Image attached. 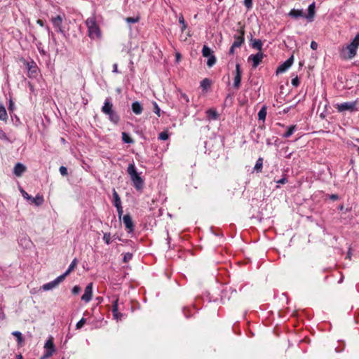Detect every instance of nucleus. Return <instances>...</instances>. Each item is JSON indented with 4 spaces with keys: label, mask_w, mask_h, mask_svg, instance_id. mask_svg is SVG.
I'll return each mask as SVG.
<instances>
[{
    "label": "nucleus",
    "mask_w": 359,
    "mask_h": 359,
    "mask_svg": "<svg viewBox=\"0 0 359 359\" xmlns=\"http://www.w3.org/2000/svg\"><path fill=\"white\" fill-rule=\"evenodd\" d=\"M7 118V112L5 107L0 104V120L6 121Z\"/></svg>",
    "instance_id": "nucleus-30"
},
{
    "label": "nucleus",
    "mask_w": 359,
    "mask_h": 359,
    "mask_svg": "<svg viewBox=\"0 0 359 359\" xmlns=\"http://www.w3.org/2000/svg\"><path fill=\"white\" fill-rule=\"evenodd\" d=\"M153 105H154V112L158 117H160L161 116V109H160V107H158V104L156 102H153Z\"/></svg>",
    "instance_id": "nucleus-37"
},
{
    "label": "nucleus",
    "mask_w": 359,
    "mask_h": 359,
    "mask_svg": "<svg viewBox=\"0 0 359 359\" xmlns=\"http://www.w3.org/2000/svg\"><path fill=\"white\" fill-rule=\"evenodd\" d=\"M210 86V81L208 79H204L203 80H202V81L201 82V86L203 88V89H206L207 88H208L209 86Z\"/></svg>",
    "instance_id": "nucleus-35"
},
{
    "label": "nucleus",
    "mask_w": 359,
    "mask_h": 359,
    "mask_svg": "<svg viewBox=\"0 0 359 359\" xmlns=\"http://www.w3.org/2000/svg\"><path fill=\"white\" fill-rule=\"evenodd\" d=\"M116 210H117V212H118V215L119 216V217H121V216L122 215L123 211V207L122 205H119V206H116Z\"/></svg>",
    "instance_id": "nucleus-48"
},
{
    "label": "nucleus",
    "mask_w": 359,
    "mask_h": 359,
    "mask_svg": "<svg viewBox=\"0 0 359 359\" xmlns=\"http://www.w3.org/2000/svg\"><path fill=\"white\" fill-rule=\"evenodd\" d=\"M262 167H263V158L262 157H259L257 159L256 164L254 167V170L257 172H261L262 170Z\"/></svg>",
    "instance_id": "nucleus-26"
},
{
    "label": "nucleus",
    "mask_w": 359,
    "mask_h": 359,
    "mask_svg": "<svg viewBox=\"0 0 359 359\" xmlns=\"http://www.w3.org/2000/svg\"><path fill=\"white\" fill-rule=\"evenodd\" d=\"M44 202V199L43 196L40 194H37L35 197H33L32 201V203L35 204L36 206H39L42 205Z\"/></svg>",
    "instance_id": "nucleus-24"
},
{
    "label": "nucleus",
    "mask_w": 359,
    "mask_h": 359,
    "mask_svg": "<svg viewBox=\"0 0 359 359\" xmlns=\"http://www.w3.org/2000/svg\"><path fill=\"white\" fill-rule=\"evenodd\" d=\"M310 46L311 49L316 50L318 48V43L316 41H312Z\"/></svg>",
    "instance_id": "nucleus-50"
},
{
    "label": "nucleus",
    "mask_w": 359,
    "mask_h": 359,
    "mask_svg": "<svg viewBox=\"0 0 359 359\" xmlns=\"http://www.w3.org/2000/svg\"><path fill=\"white\" fill-rule=\"evenodd\" d=\"M113 204L115 207L121 205V198L116 192V191L114 189H113Z\"/></svg>",
    "instance_id": "nucleus-22"
},
{
    "label": "nucleus",
    "mask_w": 359,
    "mask_h": 359,
    "mask_svg": "<svg viewBox=\"0 0 359 359\" xmlns=\"http://www.w3.org/2000/svg\"><path fill=\"white\" fill-rule=\"evenodd\" d=\"M359 105V100L357 99L353 102H346L341 104H336L335 109L338 112L342 113L344 111L355 112L358 111V106Z\"/></svg>",
    "instance_id": "nucleus-4"
},
{
    "label": "nucleus",
    "mask_w": 359,
    "mask_h": 359,
    "mask_svg": "<svg viewBox=\"0 0 359 359\" xmlns=\"http://www.w3.org/2000/svg\"><path fill=\"white\" fill-rule=\"evenodd\" d=\"M251 46L252 48L259 50L258 52H262L263 43L260 39H251Z\"/></svg>",
    "instance_id": "nucleus-20"
},
{
    "label": "nucleus",
    "mask_w": 359,
    "mask_h": 359,
    "mask_svg": "<svg viewBox=\"0 0 359 359\" xmlns=\"http://www.w3.org/2000/svg\"><path fill=\"white\" fill-rule=\"evenodd\" d=\"M86 320L84 318H82L76 325V329H81L86 323Z\"/></svg>",
    "instance_id": "nucleus-41"
},
{
    "label": "nucleus",
    "mask_w": 359,
    "mask_h": 359,
    "mask_svg": "<svg viewBox=\"0 0 359 359\" xmlns=\"http://www.w3.org/2000/svg\"><path fill=\"white\" fill-rule=\"evenodd\" d=\"M122 140L128 144H133L134 142L133 139L126 132L122 133Z\"/></svg>",
    "instance_id": "nucleus-28"
},
{
    "label": "nucleus",
    "mask_w": 359,
    "mask_h": 359,
    "mask_svg": "<svg viewBox=\"0 0 359 359\" xmlns=\"http://www.w3.org/2000/svg\"><path fill=\"white\" fill-rule=\"evenodd\" d=\"M12 334L17 338V341L18 344H21L23 341V338L22 333L19 331H14L13 332Z\"/></svg>",
    "instance_id": "nucleus-33"
},
{
    "label": "nucleus",
    "mask_w": 359,
    "mask_h": 359,
    "mask_svg": "<svg viewBox=\"0 0 359 359\" xmlns=\"http://www.w3.org/2000/svg\"><path fill=\"white\" fill-rule=\"evenodd\" d=\"M202 55L205 57H208L213 55V51L206 45H204L202 49Z\"/></svg>",
    "instance_id": "nucleus-27"
},
{
    "label": "nucleus",
    "mask_w": 359,
    "mask_h": 359,
    "mask_svg": "<svg viewBox=\"0 0 359 359\" xmlns=\"http://www.w3.org/2000/svg\"><path fill=\"white\" fill-rule=\"evenodd\" d=\"M62 21L63 18L60 15L51 18V22L53 23L54 28L56 29L57 32L64 34V31L62 27Z\"/></svg>",
    "instance_id": "nucleus-9"
},
{
    "label": "nucleus",
    "mask_w": 359,
    "mask_h": 359,
    "mask_svg": "<svg viewBox=\"0 0 359 359\" xmlns=\"http://www.w3.org/2000/svg\"><path fill=\"white\" fill-rule=\"evenodd\" d=\"M34 62H27V68L28 69V71L31 73V74H33V73H35L36 72V70L35 69H32L34 67Z\"/></svg>",
    "instance_id": "nucleus-39"
},
{
    "label": "nucleus",
    "mask_w": 359,
    "mask_h": 359,
    "mask_svg": "<svg viewBox=\"0 0 359 359\" xmlns=\"http://www.w3.org/2000/svg\"><path fill=\"white\" fill-rule=\"evenodd\" d=\"M292 85L294 87H297L299 85V80L297 76H296L294 79H292Z\"/></svg>",
    "instance_id": "nucleus-44"
},
{
    "label": "nucleus",
    "mask_w": 359,
    "mask_h": 359,
    "mask_svg": "<svg viewBox=\"0 0 359 359\" xmlns=\"http://www.w3.org/2000/svg\"><path fill=\"white\" fill-rule=\"evenodd\" d=\"M293 61H294V57L292 55L290 57H289L286 61H285L282 65H280L276 69V74H282L283 72H285V71L287 70V69H289L292 63H293Z\"/></svg>",
    "instance_id": "nucleus-10"
},
{
    "label": "nucleus",
    "mask_w": 359,
    "mask_h": 359,
    "mask_svg": "<svg viewBox=\"0 0 359 359\" xmlns=\"http://www.w3.org/2000/svg\"><path fill=\"white\" fill-rule=\"evenodd\" d=\"M180 57V55L179 53L177 54V58L179 59Z\"/></svg>",
    "instance_id": "nucleus-64"
},
{
    "label": "nucleus",
    "mask_w": 359,
    "mask_h": 359,
    "mask_svg": "<svg viewBox=\"0 0 359 359\" xmlns=\"http://www.w3.org/2000/svg\"><path fill=\"white\" fill-rule=\"evenodd\" d=\"M169 137L168 133L167 131L161 132L158 135V139L161 140H167Z\"/></svg>",
    "instance_id": "nucleus-38"
},
{
    "label": "nucleus",
    "mask_w": 359,
    "mask_h": 359,
    "mask_svg": "<svg viewBox=\"0 0 359 359\" xmlns=\"http://www.w3.org/2000/svg\"><path fill=\"white\" fill-rule=\"evenodd\" d=\"M184 316L187 317V318H189V315L186 313V309L184 310Z\"/></svg>",
    "instance_id": "nucleus-63"
},
{
    "label": "nucleus",
    "mask_w": 359,
    "mask_h": 359,
    "mask_svg": "<svg viewBox=\"0 0 359 359\" xmlns=\"http://www.w3.org/2000/svg\"><path fill=\"white\" fill-rule=\"evenodd\" d=\"M352 42L354 43L358 47L359 46V33L355 36Z\"/></svg>",
    "instance_id": "nucleus-49"
},
{
    "label": "nucleus",
    "mask_w": 359,
    "mask_h": 359,
    "mask_svg": "<svg viewBox=\"0 0 359 359\" xmlns=\"http://www.w3.org/2000/svg\"><path fill=\"white\" fill-rule=\"evenodd\" d=\"M103 240L106 244L109 245L111 242V235L109 233H105L103 236Z\"/></svg>",
    "instance_id": "nucleus-40"
},
{
    "label": "nucleus",
    "mask_w": 359,
    "mask_h": 359,
    "mask_svg": "<svg viewBox=\"0 0 359 359\" xmlns=\"http://www.w3.org/2000/svg\"><path fill=\"white\" fill-rule=\"evenodd\" d=\"M29 88H30V90H31V91H34V87H33V86H32V84H30V83H29Z\"/></svg>",
    "instance_id": "nucleus-60"
},
{
    "label": "nucleus",
    "mask_w": 359,
    "mask_h": 359,
    "mask_svg": "<svg viewBox=\"0 0 359 359\" xmlns=\"http://www.w3.org/2000/svg\"><path fill=\"white\" fill-rule=\"evenodd\" d=\"M178 98L180 101L183 104H187L189 102L188 96L182 92L180 93Z\"/></svg>",
    "instance_id": "nucleus-31"
},
{
    "label": "nucleus",
    "mask_w": 359,
    "mask_h": 359,
    "mask_svg": "<svg viewBox=\"0 0 359 359\" xmlns=\"http://www.w3.org/2000/svg\"><path fill=\"white\" fill-rule=\"evenodd\" d=\"M33 199V197L29 195V196L27 198V201H29L30 203H32V201Z\"/></svg>",
    "instance_id": "nucleus-58"
},
{
    "label": "nucleus",
    "mask_w": 359,
    "mask_h": 359,
    "mask_svg": "<svg viewBox=\"0 0 359 359\" xmlns=\"http://www.w3.org/2000/svg\"><path fill=\"white\" fill-rule=\"evenodd\" d=\"M206 114L210 119L212 120H217L219 118V114L217 111L215 109H209Z\"/></svg>",
    "instance_id": "nucleus-23"
},
{
    "label": "nucleus",
    "mask_w": 359,
    "mask_h": 359,
    "mask_svg": "<svg viewBox=\"0 0 359 359\" xmlns=\"http://www.w3.org/2000/svg\"><path fill=\"white\" fill-rule=\"evenodd\" d=\"M264 57V55L263 52H258L256 54L250 55L248 57V60L252 61V62H253L252 67L254 68H255L260 64V62H262Z\"/></svg>",
    "instance_id": "nucleus-12"
},
{
    "label": "nucleus",
    "mask_w": 359,
    "mask_h": 359,
    "mask_svg": "<svg viewBox=\"0 0 359 359\" xmlns=\"http://www.w3.org/2000/svg\"><path fill=\"white\" fill-rule=\"evenodd\" d=\"M26 170V167L20 163H18L15 167H14V170H13V173L18 176V177H20L22 175V173Z\"/></svg>",
    "instance_id": "nucleus-17"
},
{
    "label": "nucleus",
    "mask_w": 359,
    "mask_h": 359,
    "mask_svg": "<svg viewBox=\"0 0 359 359\" xmlns=\"http://www.w3.org/2000/svg\"><path fill=\"white\" fill-rule=\"evenodd\" d=\"M236 75L234 77V81H233V87L236 88H239L241 86V75L242 72L241 69V65L240 64L237 63L236 65Z\"/></svg>",
    "instance_id": "nucleus-14"
},
{
    "label": "nucleus",
    "mask_w": 359,
    "mask_h": 359,
    "mask_svg": "<svg viewBox=\"0 0 359 359\" xmlns=\"http://www.w3.org/2000/svg\"><path fill=\"white\" fill-rule=\"evenodd\" d=\"M0 139L4 140H7L8 137L4 131L0 128Z\"/></svg>",
    "instance_id": "nucleus-47"
},
{
    "label": "nucleus",
    "mask_w": 359,
    "mask_h": 359,
    "mask_svg": "<svg viewBox=\"0 0 359 359\" xmlns=\"http://www.w3.org/2000/svg\"><path fill=\"white\" fill-rule=\"evenodd\" d=\"M358 46L352 41L344 46L340 51V56L344 60H351L353 58L357 53Z\"/></svg>",
    "instance_id": "nucleus-5"
},
{
    "label": "nucleus",
    "mask_w": 359,
    "mask_h": 359,
    "mask_svg": "<svg viewBox=\"0 0 359 359\" xmlns=\"http://www.w3.org/2000/svg\"><path fill=\"white\" fill-rule=\"evenodd\" d=\"M113 72L114 73H118V65H117L116 63L113 65Z\"/></svg>",
    "instance_id": "nucleus-54"
},
{
    "label": "nucleus",
    "mask_w": 359,
    "mask_h": 359,
    "mask_svg": "<svg viewBox=\"0 0 359 359\" xmlns=\"http://www.w3.org/2000/svg\"><path fill=\"white\" fill-rule=\"evenodd\" d=\"M315 3H312L308 7V15H304V18H306L310 22L313 21L315 16Z\"/></svg>",
    "instance_id": "nucleus-16"
},
{
    "label": "nucleus",
    "mask_w": 359,
    "mask_h": 359,
    "mask_svg": "<svg viewBox=\"0 0 359 359\" xmlns=\"http://www.w3.org/2000/svg\"><path fill=\"white\" fill-rule=\"evenodd\" d=\"M88 27V34L91 39H100L102 36L101 29L96 21L95 16H91L86 20Z\"/></svg>",
    "instance_id": "nucleus-2"
},
{
    "label": "nucleus",
    "mask_w": 359,
    "mask_h": 359,
    "mask_svg": "<svg viewBox=\"0 0 359 359\" xmlns=\"http://www.w3.org/2000/svg\"><path fill=\"white\" fill-rule=\"evenodd\" d=\"M133 258V254L130 252H126L123 254V262L124 263L128 262Z\"/></svg>",
    "instance_id": "nucleus-36"
},
{
    "label": "nucleus",
    "mask_w": 359,
    "mask_h": 359,
    "mask_svg": "<svg viewBox=\"0 0 359 359\" xmlns=\"http://www.w3.org/2000/svg\"><path fill=\"white\" fill-rule=\"evenodd\" d=\"M102 112L109 116L112 123L117 124L120 121L118 114L113 109V104L110 97L105 99L104 105L102 107Z\"/></svg>",
    "instance_id": "nucleus-3"
},
{
    "label": "nucleus",
    "mask_w": 359,
    "mask_h": 359,
    "mask_svg": "<svg viewBox=\"0 0 359 359\" xmlns=\"http://www.w3.org/2000/svg\"><path fill=\"white\" fill-rule=\"evenodd\" d=\"M207 65L208 67H212L217 61L216 57L214 55H212L208 57Z\"/></svg>",
    "instance_id": "nucleus-32"
},
{
    "label": "nucleus",
    "mask_w": 359,
    "mask_h": 359,
    "mask_svg": "<svg viewBox=\"0 0 359 359\" xmlns=\"http://www.w3.org/2000/svg\"><path fill=\"white\" fill-rule=\"evenodd\" d=\"M59 171L62 176H67L68 175L67 168L65 166H60Z\"/></svg>",
    "instance_id": "nucleus-42"
},
{
    "label": "nucleus",
    "mask_w": 359,
    "mask_h": 359,
    "mask_svg": "<svg viewBox=\"0 0 359 359\" xmlns=\"http://www.w3.org/2000/svg\"><path fill=\"white\" fill-rule=\"evenodd\" d=\"M287 182L285 177H283L280 180L277 181V183L284 184Z\"/></svg>",
    "instance_id": "nucleus-52"
},
{
    "label": "nucleus",
    "mask_w": 359,
    "mask_h": 359,
    "mask_svg": "<svg viewBox=\"0 0 359 359\" xmlns=\"http://www.w3.org/2000/svg\"><path fill=\"white\" fill-rule=\"evenodd\" d=\"M138 20H139L138 18H131V17H129V18H126V21L128 23H135V22H137Z\"/></svg>",
    "instance_id": "nucleus-46"
},
{
    "label": "nucleus",
    "mask_w": 359,
    "mask_h": 359,
    "mask_svg": "<svg viewBox=\"0 0 359 359\" xmlns=\"http://www.w3.org/2000/svg\"><path fill=\"white\" fill-rule=\"evenodd\" d=\"M179 22L182 25L181 31L183 32L186 29L187 25L182 15H180L179 17Z\"/></svg>",
    "instance_id": "nucleus-34"
},
{
    "label": "nucleus",
    "mask_w": 359,
    "mask_h": 359,
    "mask_svg": "<svg viewBox=\"0 0 359 359\" xmlns=\"http://www.w3.org/2000/svg\"><path fill=\"white\" fill-rule=\"evenodd\" d=\"M266 144L267 145H271V144L270 140H266Z\"/></svg>",
    "instance_id": "nucleus-62"
},
{
    "label": "nucleus",
    "mask_w": 359,
    "mask_h": 359,
    "mask_svg": "<svg viewBox=\"0 0 359 359\" xmlns=\"http://www.w3.org/2000/svg\"><path fill=\"white\" fill-rule=\"evenodd\" d=\"M78 263V261L76 258L73 259L70 265L69 266L67 270L62 274V276L65 279V278L75 269Z\"/></svg>",
    "instance_id": "nucleus-21"
},
{
    "label": "nucleus",
    "mask_w": 359,
    "mask_h": 359,
    "mask_svg": "<svg viewBox=\"0 0 359 359\" xmlns=\"http://www.w3.org/2000/svg\"><path fill=\"white\" fill-rule=\"evenodd\" d=\"M297 130V126L295 125L290 126L287 127V131L283 135V137L285 138L290 137L294 131Z\"/></svg>",
    "instance_id": "nucleus-25"
},
{
    "label": "nucleus",
    "mask_w": 359,
    "mask_h": 359,
    "mask_svg": "<svg viewBox=\"0 0 359 359\" xmlns=\"http://www.w3.org/2000/svg\"><path fill=\"white\" fill-rule=\"evenodd\" d=\"M238 48L237 46H233V44L231 45L230 49H229V55H233L234 53H235V48Z\"/></svg>",
    "instance_id": "nucleus-51"
},
{
    "label": "nucleus",
    "mask_w": 359,
    "mask_h": 359,
    "mask_svg": "<svg viewBox=\"0 0 359 359\" xmlns=\"http://www.w3.org/2000/svg\"><path fill=\"white\" fill-rule=\"evenodd\" d=\"M330 198L332 201H336L339 198V196L337 194H332L330 195Z\"/></svg>",
    "instance_id": "nucleus-53"
},
{
    "label": "nucleus",
    "mask_w": 359,
    "mask_h": 359,
    "mask_svg": "<svg viewBox=\"0 0 359 359\" xmlns=\"http://www.w3.org/2000/svg\"><path fill=\"white\" fill-rule=\"evenodd\" d=\"M64 280H65V278H63V276H62V275H60V276H58L57 278H55L53 281H50L48 283L43 285L42 289L44 291L52 290V289L56 287Z\"/></svg>",
    "instance_id": "nucleus-7"
},
{
    "label": "nucleus",
    "mask_w": 359,
    "mask_h": 359,
    "mask_svg": "<svg viewBox=\"0 0 359 359\" xmlns=\"http://www.w3.org/2000/svg\"><path fill=\"white\" fill-rule=\"evenodd\" d=\"M127 172L130 175L133 185L135 189L137 191H142L144 188V181L137 172L134 163H130L128 165Z\"/></svg>",
    "instance_id": "nucleus-1"
},
{
    "label": "nucleus",
    "mask_w": 359,
    "mask_h": 359,
    "mask_svg": "<svg viewBox=\"0 0 359 359\" xmlns=\"http://www.w3.org/2000/svg\"><path fill=\"white\" fill-rule=\"evenodd\" d=\"M37 24H39V25L40 26H41V27H43V26H44L43 22V20H37Z\"/></svg>",
    "instance_id": "nucleus-57"
},
{
    "label": "nucleus",
    "mask_w": 359,
    "mask_h": 359,
    "mask_svg": "<svg viewBox=\"0 0 359 359\" xmlns=\"http://www.w3.org/2000/svg\"><path fill=\"white\" fill-rule=\"evenodd\" d=\"M81 290V288L79 285H75L73 287L72 290V292L73 294H78Z\"/></svg>",
    "instance_id": "nucleus-43"
},
{
    "label": "nucleus",
    "mask_w": 359,
    "mask_h": 359,
    "mask_svg": "<svg viewBox=\"0 0 359 359\" xmlns=\"http://www.w3.org/2000/svg\"><path fill=\"white\" fill-rule=\"evenodd\" d=\"M244 5L248 9L252 8V0H244Z\"/></svg>",
    "instance_id": "nucleus-45"
},
{
    "label": "nucleus",
    "mask_w": 359,
    "mask_h": 359,
    "mask_svg": "<svg viewBox=\"0 0 359 359\" xmlns=\"http://www.w3.org/2000/svg\"><path fill=\"white\" fill-rule=\"evenodd\" d=\"M288 15L294 19H298L299 18H304V13L302 10L292 9Z\"/></svg>",
    "instance_id": "nucleus-19"
},
{
    "label": "nucleus",
    "mask_w": 359,
    "mask_h": 359,
    "mask_svg": "<svg viewBox=\"0 0 359 359\" xmlns=\"http://www.w3.org/2000/svg\"><path fill=\"white\" fill-rule=\"evenodd\" d=\"M93 297V283H90L85 288L84 294L81 297V300L86 303L89 302Z\"/></svg>",
    "instance_id": "nucleus-11"
},
{
    "label": "nucleus",
    "mask_w": 359,
    "mask_h": 359,
    "mask_svg": "<svg viewBox=\"0 0 359 359\" xmlns=\"http://www.w3.org/2000/svg\"><path fill=\"white\" fill-rule=\"evenodd\" d=\"M244 35V29L243 27H241V29L238 30V34L234 35L235 41L233 43V46H237L238 48L241 46V45L244 43L245 41Z\"/></svg>",
    "instance_id": "nucleus-8"
},
{
    "label": "nucleus",
    "mask_w": 359,
    "mask_h": 359,
    "mask_svg": "<svg viewBox=\"0 0 359 359\" xmlns=\"http://www.w3.org/2000/svg\"><path fill=\"white\" fill-rule=\"evenodd\" d=\"M44 348H46V351L40 359H48L51 357L53 353L55 351V345L52 338L49 339L46 342Z\"/></svg>",
    "instance_id": "nucleus-6"
},
{
    "label": "nucleus",
    "mask_w": 359,
    "mask_h": 359,
    "mask_svg": "<svg viewBox=\"0 0 359 359\" xmlns=\"http://www.w3.org/2000/svg\"><path fill=\"white\" fill-rule=\"evenodd\" d=\"M13 104H13V101H12V100H10V103H9V109L13 110Z\"/></svg>",
    "instance_id": "nucleus-56"
},
{
    "label": "nucleus",
    "mask_w": 359,
    "mask_h": 359,
    "mask_svg": "<svg viewBox=\"0 0 359 359\" xmlns=\"http://www.w3.org/2000/svg\"><path fill=\"white\" fill-rule=\"evenodd\" d=\"M266 116V107L265 106L262 107V109L258 112V118L259 120L264 121Z\"/></svg>",
    "instance_id": "nucleus-29"
},
{
    "label": "nucleus",
    "mask_w": 359,
    "mask_h": 359,
    "mask_svg": "<svg viewBox=\"0 0 359 359\" xmlns=\"http://www.w3.org/2000/svg\"><path fill=\"white\" fill-rule=\"evenodd\" d=\"M118 299H116L114 302H113V305H112V313H113V316H114V318L116 320H121L122 316H123V314L121 313L120 312H118Z\"/></svg>",
    "instance_id": "nucleus-15"
},
{
    "label": "nucleus",
    "mask_w": 359,
    "mask_h": 359,
    "mask_svg": "<svg viewBox=\"0 0 359 359\" xmlns=\"http://www.w3.org/2000/svg\"><path fill=\"white\" fill-rule=\"evenodd\" d=\"M17 359H23V358L21 354H19L17 355Z\"/></svg>",
    "instance_id": "nucleus-59"
},
{
    "label": "nucleus",
    "mask_w": 359,
    "mask_h": 359,
    "mask_svg": "<svg viewBox=\"0 0 359 359\" xmlns=\"http://www.w3.org/2000/svg\"><path fill=\"white\" fill-rule=\"evenodd\" d=\"M131 107L133 113L135 114L136 115H139L142 113L143 107L140 102H139L138 101L133 102Z\"/></svg>",
    "instance_id": "nucleus-18"
},
{
    "label": "nucleus",
    "mask_w": 359,
    "mask_h": 359,
    "mask_svg": "<svg viewBox=\"0 0 359 359\" xmlns=\"http://www.w3.org/2000/svg\"><path fill=\"white\" fill-rule=\"evenodd\" d=\"M21 192H22V196H23L25 199H27V198L29 196V195L26 191H25L24 190H22V191H21Z\"/></svg>",
    "instance_id": "nucleus-55"
},
{
    "label": "nucleus",
    "mask_w": 359,
    "mask_h": 359,
    "mask_svg": "<svg viewBox=\"0 0 359 359\" xmlns=\"http://www.w3.org/2000/svg\"><path fill=\"white\" fill-rule=\"evenodd\" d=\"M123 222L128 233H132L134 231V224L130 215L127 214L123 217Z\"/></svg>",
    "instance_id": "nucleus-13"
},
{
    "label": "nucleus",
    "mask_w": 359,
    "mask_h": 359,
    "mask_svg": "<svg viewBox=\"0 0 359 359\" xmlns=\"http://www.w3.org/2000/svg\"><path fill=\"white\" fill-rule=\"evenodd\" d=\"M46 29L48 30V32H50V29L48 26L46 27ZM48 34H51L53 36V33H48Z\"/></svg>",
    "instance_id": "nucleus-61"
}]
</instances>
